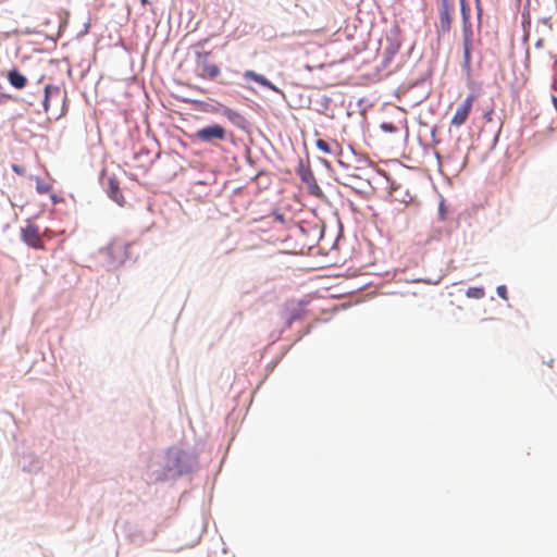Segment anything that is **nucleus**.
Segmentation results:
<instances>
[{
	"label": "nucleus",
	"instance_id": "1",
	"mask_svg": "<svg viewBox=\"0 0 557 557\" xmlns=\"http://www.w3.org/2000/svg\"><path fill=\"white\" fill-rule=\"evenodd\" d=\"M302 205L287 199L281 208V253L304 255L314 247L317 226L301 219Z\"/></svg>",
	"mask_w": 557,
	"mask_h": 557
},
{
	"label": "nucleus",
	"instance_id": "2",
	"mask_svg": "<svg viewBox=\"0 0 557 557\" xmlns=\"http://www.w3.org/2000/svg\"><path fill=\"white\" fill-rule=\"evenodd\" d=\"M285 161L288 163L285 168L286 173H296L302 183L306 184L309 194L321 197L322 189L318 185L312 171L304 164L302 159L296 156L293 150L286 153Z\"/></svg>",
	"mask_w": 557,
	"mask_h": 557
},
{
	"label": "nucleus",
	"instance_id": "3",
	"mask_svg": "<svg viewBox=\"0 0 557 557\" xmlns=\"http://www.w3.org/2000/svg\"><path fill=\"white\" fill-rule=\"evenodd\" d=\"M131 245L122 238H114L106 248L104 253L113 265L123 264L129 258Z\"/></svg>",
	"mask_w": 557,
	"mask_h": 557
},
{
	"label": "nucleus",
	"instance_id": "4",
	"mask_svg": "<svg viewBox=\"0 0 557 557\" xmlns=\"http://www.w3.org/2000/svg\"><path fill=\"white\" fill-rule=\"evenodd\" d=\"M210 52H198L196 55V69L198 75L205 79H214L220 74V67L209 60Z\"/></svg>",
	"mask_w": 557,
	"mask_h": 557
},
{
	"label": "nucleus",
	"instance_id": "5",
	"mask_svg": "<svg viewBox=\"0 0 557 557\" xmlns=\"http://www.w3.org/2000/svg\"><path fill=\"white\" fill-rule=\"evenodd\" d=\"M226 136V131L223 126L219 124L208 125L203 128L198 129L194 134V138L196 140L202 143H214L216 140H224Z\"/></svg>",
	"mask_w": 557,
	"mask_h": 557
},
{
	"label": "nucleus",
	"instance_id": "6",
	"mask_svg": "<svg viewBox=\"0 0 557 557\" xmlns=\"http://www.w3.org/2000/svg\"><path fill=\"white\" fill-rule=\"evenodd\" d=\"M454 0H440L438 4V32L446 34L453 23Z\"/></svg>",
	"mask_w": 557,
	"mask_h": 557
},
{
	"label": "nucleus",
	"instance_id": "7",
	"mask_svg": "<svg viewBox=\"0 0 557 557\" xmlns=\"http://www.w3.org/2000/svg\"><path fill=\"white\" fill-rule=\"evenodd\" d=\"M475 98H476L475 95H468L466 97V99L457 107L455 114L453 115V117L450 120L451 126L458 128L467 122V120L471 113Z\"/></svg>",
	"mask_w": 557,
	"mask_h": 557
},
{
	"label": "nucleus",
	"instance_id": "8",
	"mask_svg": "<svg viewBox=\"0 0 557 557\" xmlns=\"http://www.w3.org/2000/svg\"><path fill=\"white\" fill-rule=\"evenodd\" d=\"M21 239L30 248L45 249L39 227L35 224L29 223L21 228Z\"/></svg>",
	"mask_w": 557,
	"mask_h": 557
},
{
	"label": "nucleus",
	"instance_id": "9",
	"mask_svg": "<svg viewBox=\"0 0 557 557\" xmlns=\"http://www.w3.org/2000/svg\"><path fill=\"white\" fill-rule=\"evenodd\" d=\"M463 61L467 66L471 63L472 28L471 23L462 24Z\"/></svg>",
	"mask_w": 557,
	"mask_h": 557
},
{
	"label": "nucleus",
	"instance_id": "10",
	"mask_svg": "<svg viewBox=\"0 0 557 557\" xmlns=\"http://www.w3.org/2000/svg\"><path fill=\"white\" fill-rule=\"evenodd\" d=\"M108 195L120 206L124 202L123 194L120 189L119 182L115 177H110L108 181Z\"/></svg>",
	"mask_w": 557,
	"mask_h": 557
},
{
	"label": "nucleus",
	"instance_id": "11",
	"mask_svg": "<svg viewBox=\"0 0 557 557\" xmlns=\"http://www.w3.org/2000/svg\"><path fill=\"white\" fill-rule=\"evenodd\" d=\"M8 79L10 84L17 89L24 88L27 83L26 77L23 74H21L17 70H11L8 73Z\"/></svg>",
	"mask_w": 557,
	"mask_h": 557
},
{
	"label": "nucleus",
	"instance_id": "12",
	"mask_svg": "<svg viewBox=\"0 0 557 557\" xmlns=\"http://www.w3.org/2000/svg\"><path fill=\"white\" fill-rule=\"evenodd\" d=\"M36 190L39 194H48L52 190V185L40 177H36Z\"/></svg>",
	"mask_w": 557,
	"mask_h": 557
},
{
	"label": "nucleus",
	"instance_id": "13",
	"mask_svg": "<svg viewBox=\"0 0 557 557\" xmlns=\"http://www.w3.org/2000/svg\"><path fill=\"white\" fill-rule=\"evenodd\" d=\"M305 314V308L302 304H298L296 308H292L290 317L287 319V323L290 324L293 321L300 319Z\"/></svg>",
	"mask_w": 557,
	"mask_h": 557
},
{
	"label": "nucleus",
	"instance_id": "14",
	"mask_svg": "<svg viewBox=\"0 0 557 557\" xmlns=\"http://www.w3.org/2000/svg\"><path fill=\"white\" fill-rule=\"evenodd\" d=\"M469 298L481 299L484 297L485 292L482 287H469L466 292Z\"/></svg>",
	"mask_w": 557,
	"mask_h": 557
},
{
	"label": "nucleus",
	"instance_id": "15",
	"mask_svg": "<svg viewBox=\"0 0 557 557\" xmlns=\"http://www.w3.org/2000/svg\"><path fill=\"white\" fill-rule=\"evenodd\" d=\"M315 147L322 151L323 153H326V154H330L332 153L334 150L332 149L331 145L325 141L324 139H318L315 141Z\"/></svg>",
	"mask_w": 557,
	"mask_h": 557
},
{
	"label": "nucleus",
	"instance_id": "16",
	"mask_svg": "<svg viewBox=\"0 0 557 557\" xmlns=\"http://www.w3.org/2000/svg\"><path fill=\"white\" fill-rule=\"evenodd\" d=\"M245 77H250L251 79L262 84V85H269V83L267 82V79L259 75V74H256L255 72L252 71H248L245 73Z\"/></svg>",
	"mask_w": 557,
	"mask_h": 557
},
{
	"label": "nucleus",
	"instance_id": "17",
	"mask_svg": "<svg viewBox=\"0 0 557 557\" xmlns=\"http://www.w3.org/2000/svg\"><path fill=\"white\" fill-rule=\"evenodd\" d=\"M55 91L58 92V88L57 87H52L51 85H47L45 87V100H44V107H45V110L48 111L49 109V104H48V98H49V95L51 94V91Z\"/></svg>",
	"mask_w": 557,
	"mask_h": 557
},
{
	"label": "nucleus",
	"instance_id": "18",
	"mask_svg": "<svg viewBox=\"0 0 557 557\" xmlns=\"http://www.w3.org/2000/svg\"><path fill=\"white\" fill-rule=\"evenodd\" d=\"M461 14H462V24L470 23L469 10L467 8L465 0H461Z\"/></svg>",
	"mask_w": 557,
	"mask_h": 557
},
{
	"label": "nucleus",
	"instance_id": "19",
	"mask_svg": "<svg viewBox=\"0 0 557 557\" xmlns=\"http://www.w3.org/2000/svg\"><path fill=\"white\" fill-rule=\"evenodd\" d=\"M497 295L502 297L503 299L507 300V288L505 285H500L497 287Z\"/></svg>",
	"mask_w": 557,
	"mask_h": 557
},
{
	"label": "nucleus",
	"instance_id": "20",
	"mask_svg": "<svg viewBox=\"0 0 557 557\" xmlns=\"http://www.w3.org/2000/svg\"><path fill=\"white\" fill-rule=\"evenodd\" d=\"M382 128L387 132H394L396 129L392 123H383Z\"/></svg>",
	"mask_w": 557,
	"mask_h": 557
},
{
	"label": "nucleus",
	"instance_id": "21",
	"mask_svg": "<svg viewBox=\"0 0 557 557\" xmlns=\"http://www.w3.org/2000/svg\"><path fill=\"white\" fill-rule=\"evenodd\" d=\"M12 170L20 175H23L25 173V170L21 168L20 165L13 164Z\"/></svg>",
	"mask_w": 557,
	"mask_h": 557
},
{
	"label": "nucleus",
	"instance_id": "22",
	"mask_svg": "<svg viewBox=\"0 0 557 557\" xmlns=\"http://www.w3.org/2000/svg\"><path fill=\"white\" fill-rule=\"evenodd\" d=\"M305 66H306V69H307L308 71H312V70H314V69H321V67L323 66V64H322V63H320V64H315V65L306 64Z\"/></svg>",
	"mask_w": 557,
	"mask_h": 557
},
{
	"label": "nucleus",
	"instance_id": "23",
	"mask_svg": "<svg viewBox=\"0 0 557 557\" xmlns=\"http://www.w3.org/2000/svg\"><path fill=\"white\" fill-rule=\"evenodd\" d=\"M476 9H478V16H479V18H481L482 8H481L480 0H476Z\"/></svg>",
	"mask_w": 557,
	"mask_h": 557
},
{
	"label": "nucleus",
	"instance_id": "24",
	"mask_svg": "<svg viewBox=\"0 0 557 557\" xmlns=\"http://www.w3.org/2000/svg\"><path fill=\"white\" fill-rule=\"evenodd\" d=\"M492 113H493V112H492V111H490V112H487V113L484 115V117H485V120H486L487 122H491V121H492Z\"/></svg>",
	"mask_w": 557,
	"mask_h": 557
},
{
	"label": "nucleus",
	"instance_id": "25",
	"mask_svg": "<svg viewBox=\"0 0 557 557\" xmlns=\"http://www.w3.org/2000/svg\"><path fill=\"white\" fill-rule=\"evenodd\" d=\"M338 164L344 168H348V164H346L342 159H338Z\"/></svg>",
	"mask_w": 557,
	"mask_h": 557
},
{
	"label": "nucleus",
	"instance_id": "26",
	"mask_svg": "<svg viewBox=\"0 0 557 557\" xmlns=\"http://www.w3.org/2000/svg\"><path fill=\"white\" fill-rule=\"evenodd\" d=\"M342 184L345 185V186H350V183L348 181L347 182H343Z\"/></svg>",
	"mask_w": 557,
	"mask_h": 557
}]
</instances>
